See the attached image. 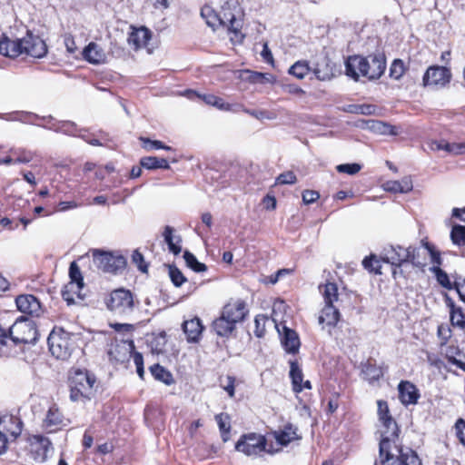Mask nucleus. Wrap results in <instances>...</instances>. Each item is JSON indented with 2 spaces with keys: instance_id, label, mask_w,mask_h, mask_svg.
<instances>
[{
  "instance_id": "1",
  "label": "nucleus",
  "mask_w": 465,
  "mask_h": 465,
  "mask_svg": "<svg viewBox=\"0 0 465 465\" xmlns=\"http://www.w3.org/2000/svg\"><path fill=\"white\" fill-rule=\"evenodd\" d=\"M378 415L381 422L380 433V457L384 455L401 454L407 450L397 444L399 428L396 421L390 415L388 403L385 401H378Z\"/></svg>"
},
{
  "instance_id": "2",
  "label": "nucleus",
  "mask_w": 465,
  "mask_h": 465,
  "mask_svg": "<svg viewBox=\"0 0 465 465\" xmlns=\"http://www.w3.org/2000/svg\"><path fill=\"white\" fill-rule=\"evenodd\" d=\"M346 74L358 81L361 76L368 80H377L386 69L384 54H371L367 57L361 55L349 56L345 62Z\"/></svg>"
},
{
  "instance_id": "3",
  "label": "nucleus",
  "mask_w": 465,
  "mask_h": 465,
  "mask_svg": "<svg viewBox=\"0 0 465 465\" xmlns=\"http://www.w3.org/2000/svg\"><path fill=\"white\" fill-rule=\"evenodd\" d=\"M341 313L334 305H324L322 309L318 321L322 329L327 331L328 334L333 337L339 345L351 346L356 341V330L346 327L344 331H337L335 327L340 321Z\"/></svg>"
},
{
  "instance_id": "4",
  "label": "nucleus",
  "mask_w": 465,
  "mask_h": 465,
  "mask_svg": "<svg viewBox=\"0 0 465 465\" xmlns=\"http://www.w3.org/2000/svg\"><path fill=\"white\" fill-rule=\"evenodd\" d=\"M70 399L73 401L86 402L96 392V377L86 369L75 368L69 376Z\"/></svg>"
},
{
  "instance_id": "5",
  "label": "nucleus",
  "mask_w": 465,
  "mask_h": 465,
  "mask_svg": "<svg viewBox=\"0 0 465 465\" xmlns=\"http://www.w3.org/2000/svg\"><path fill=\"white\" fill-rule=\"evenodd\" d=\"M49 351L56 359L66 360L74 350L71 334L63 331H53L47 339Z\"/></svg>"
},
{
  "instance_id": "6",
  "label": "nucleus",
  "mask_w": 465,
  "mask_h": 465,
  "mask_svg": "<svg viewBox=\"0 0 465 465\" xmlns=\"http://www.w3.org/2000/svg\"><path fill=\"white\" fill-rule=\"evenodd\" d=\"M92 256L94 266L104 272L115 274L126 265V261L122 255H114L110 252L94 249Z\"/></svg>"
},
{
  "instance_id": "7",
  "label": "nucleus",
  "mask_w": 465,
  "mask_h": 465,
  "mask_svg": "<svg viewBox=\"0 0 465 465\" xmlns=\"http://www.w3.org/2000/svg\"><path fill=\"white\" fill-rule=\"evenodd\" d=\"M11 345L18 343L35 344L38 340V331L34 322H16L10 328Z\"/></svg>"
},
{
  "instance_id": "8",
  "label": "nucleus",
  "mask_w": 465,
  "mask_h": 465,
  "mask_svg": "<svg viewBox=\"0 0 465 465\" xmlns=\"http://www.w3.org/2000/svg\"><path fill=\"white\" fill-rule=\"evenodd\" d=\"M382 262L390 263L394 269L392 275L395 278L398 273L402 274L401 265L409 262V247L404 248L401 245L385 246L381 253Z\"/></svg>"
},
{
  "instance_id": "9",
  "label": "nucleus",
  "mask_w": 465,
  "mask_h": 465,
  "mask_svg": "<svg viewBox=\"0 0 465 465\" xmlns=\"http://www.w3.org/2000/svg\"><path fill=\"white\" fill-rule=\"evenodd\" d=\"M107 308L116 314H129L134 307V297L130 291L117 289L110 293L106 301Z\"/></svg>"
},
{
  "instance_id": "10",
  "label": "nucleus",
  "mask_w": 465,
  "mask_h": 465,
  "mask_svg": "<svg viewBox=\"0 0 465 465\" xmlns=\"http://www.w3.org/2000/svg\"><path fill=\"white\" fill-rule=\"evenodd\" d=\"M134 343L131 338L115 340L109 346L107 351L108 357L111 361L115 363H123L134 355Z\"/></svg>"
},
{
  "instance_id": "11",
  "label": "nucleus",
  "mask_w": 465,
  "mask_h": 465,
  "mask_svg": "<svg viewBox=\"0 0 465 465\" xmlns=\"http://www.w3.org/2000/svg\"><path fill=\"white\" fill-rule=\"evenodd\" d=\"M236 9L237 6L233 3H224L219 12V24L220 26L226 27L229 32L233 33L237 36L242 26V22L240 18H237Z\"/></svg>"
},
{
  "instance_id": "12",
  "label": "nucleus",
  "mask_w": 465,
  "mask_h": 465,
  "mask_svg": "<svg viewBox=\"0 0 465 465\" xmlns=\"http://www.w3.org/2000/svg\"><path fill=\"white\" fill-rule=\"evenodd\" d=\"M69 276L71 281L65 285L64 290L62 291V296L64 300L70 304L74 302L73 293H75L80 297V291L84 287V279L80 268L75 262H73L70 264Z\"/></svg>"
},
{
  "instance_id": "13",
  "label": "nucleus",
  "mask_w": 465,
  "mask_h": 465,
  "mask_svg": "<svg viewBox=\"0 0 465 465\" xmlns=\"http://www.w3.org/2000/svg\"><path fill=\"white\" fill-rule=\"evenodd\" d=\"M235 449L247 456L257 455L265 449V439L255 433L243 435L237 441Z\"/></svg>"
},
{
  "instance_id": "14",
  "label": "nucleus",
  "mask_w": 465,
  "mask_h": 465,
  "mask_svg": "<svg viewBox=\"0 0 465 465\" xmlns=\"http://www.w3.org/2000/svg\"><path fill=\"white\" fill-rule=\"evenodd\" d=\"M22 54H27L35 58H42L47 53L46 44L43 39L32 33L27 32L22 38Z\"/></svg>"
},
{
  "instance_id": "15",
  "label": "nucleus",
  "mask_w": 465,
  "mask_h": 465,
  "mask_svg": "<svg viewBox=\"0 0 465 465\" xmlns=\"http://www.w3.org/2000/svg\"><path fill=\"white\" fill-rule=\"evenodd\" d=\"M451 79L449 68L440 65L430 66L425 72L422 81L425 86H445Z\"/></svg>"
},
{
  "instance_id": "16",
  "label": "nucleus",
  "mask_w": 465,
  "mask_h": 465,
  "mask_svg": "<svg viewBox=\"0 0 465 465\" xmlns=\"http://www.w3.org/2000/svg\"><path fill=\"white\" fill-rule=\"evenodd\" d=\"M379 458L381 465H421L416 452L410 448H407L404 454L384 455Z\"/></svg>"
},
{
  "instance_id": "17",
  "label": "nucleus",
  "mask_w": 465,
  "mask_h": 465,
  "mask_svg": "<svg viewBox=\"0 0 465 465\" xmlns=\"http://www.w3.org/2000/svg\"><path fill=\"white\" fill-rule=\"evenodd\" d=\"M248 312L245 302L238 299L226 303L221 313L236 325L245 319Z\"/></svg>"
},
{
  "instance_id": "18",
  "label": "nucleus",
  "mask_w": 465,
  "mask_h": 465,
  "mask_svg": "<svg viewBox=\"0 0 465 465\" xmlns=\"http://www.w3.org/2000/svg\"><path fill=\"white\" fill-rule=\"evenodd\" d=\"M17 309L32 316H39L42 312L40 302L32 294L19 295L15 299Z\"/></svg>"
},
{
  "instance_id": "19",
  "label": "nucleus",
  "mask_w": 465,
  "mask_h": 465,
  "mask_svg": "<svg viewBox=\"0 0 465 465\" xmlns=\"http://www.w3.org/2000/svg\"><path fill=\"white\" fill-rule=\"evenodd\" d=\"M31 447L32 451L35 453V459L39 461L45 460L48 454L53 450L49 439L42 435L33 436Z\"/></svg>"
},
{
  "instance_id": "20",
  "label": "nucleus",
  "mask_w": 465,
  "mask_h": 465,
  "mask_svg": "<svg viewBox=\"0 0 465 465\" xmlns=\"http://www.w3.org/2000/svg\"><path fill=\"white\" fill-rule=\"evenodd\" d=\"M0 429L3 433H7L15 440L22 433L23 422L16 416L4 415L0 417Z\"/></svg>"
},
{
  "instance_id": "21",
  "label": "nucleus",
  "mask_w": 465,
  "mask_h": 465,
  "mask_svg": "<svg viewBox=\"0 0 465 465\" xmlns=\"http://www.w3.org/2000/svg\"><path fill=\"white\" fill-rule=\"evenodd\" d=\"M399 399L403 405L416 404L420 398L417 387L408 381H401L398 385Z\"/></svg>"
},
{
  "instance_id": "22",
  "label": "nucleus",
  "mask_w": 465,
  "mask_h": 465,
  "mask_svg": "<svg viewBox=\"0 0 465 465\" xmlns=\"http://www.w3.org/2000/svg\"><path fill=\"white\" fill-rule=\"evenodd\" d=\"M35 118H33V120H35ZM38 119H42V120L47 122L48 124H51L50 125H44L45 128L54 130L55 132L63 133V134H68V135H74V136L77 135L76 134L77 126L74 122L61 121V122L52 123L54 118L51 115L42 116V117L39 116Z\"/></svg>"
},
{
  "instance_id": "23",
  "label": "nucleus",
  "mask_w": 465,
  "mask_h": 465,
  "mask_svg": "<svg viewBox=\"0 0 465 465\" xmlns=\"http://www.w3.org/2000/svg\"><path fill=\"white\" fill-rule=\"evenodd\" d=\"M22 38L9 39L8 37H3L0 40V54L15 58L22 54Z\"/></svg>"
},
{
  "instance_id": "24",
  "label": "nucleus",
  "mask_w": 465,
  "mask_h": 465,
  "mask_svg": "<svg viewBox=\"0 0 465 465\" xmlns=\"http://www.w3.org/2000/svg\"><path fill=\"white\" fill-rule=\"evenodd\" d=\"M183 330L187 336L188 341L195 342L200 339L203 326L201 320L198 317H194L183 323Z\"/></svg>"
},
{
  "instance_id": "25",
  "label": "nucleus",
  "mask_w": 465,
  "mask_h": 465,
  "mask_svg": "<svg viewBox=\"0 0 465 465\" xmlns=\"http://www.w3.org/2000/svg\"><path fill=\"white\" fill-rule=\"evenodd\" d=\"M84 58L93 64H103L106 60V54L103 48L95 43H90L83 51Z\"/></svg>"
},
{
  "instance_id": "26",
  "label": "nucleus",
  "mask_w": 465,
  "mask_h": 465,
  "mask_svg": "<svg viewBox=\"0 0 465 465\" xmlns=\"http://www.w3.org/2000/svg\"><path fill=\"white\" fill-rule=\"evenodd\" d=\"M446 304L450 308V324L463 331H465V314L460 307H457L454 302L446 295Z\"/></svg>"
},
{
  "instance_id": "27",
  "label": "nucleus",
  "mask_w": 465,
  "mask_h": 465,
  "mask_svg": "<svg viewBox=\"0 0 465 465\" xmlns=\"http://www.w3.org/2000/svg\"><path fill=\"white\" fill-rule=\"evenodd\" d=\"M431 150L445 151L449 154L459 155L465 153L464 143H449L444 140L433 141L430 144Z\"/></svg>"
},
{
  "instance_id": "28",
  "label": "nucleus",
  "mask_w": 465,
  "mask_h": 465,
  "mask_svg": "<svg viewBox=\"0 0 465 465\" xmlns=\"http://www.w3.org/2000/svg\"><path fill=\"white\" fill-rule=\"evenodd\" d=\"M364 123L366 124V129L378 134L397 135L399 134L398 127L379 120H368Z\"/></svg>"
},
{
  "instance_id": "29",
  "label": "nucleus",
  "mask_w": 465,
  "mask_h": 465,
  "mask_svg": "<svg viewBox=\"0 0 465 465\" xmlns=\"http://www.w3.org/2000/svg\"><path fill=\"white\" fill-rule=\"evenodd\" d=\"M151 39V32L145 27L133 31L128 36V44L135 49L145 47Z\"/></svg>"
},
{
  "instance_id": "30",
  "label": "nucleus",
  "mask_w": 465,
  "mask_h": 465,
  "mask_svg": "<svg viewBox=\"0 0 465 465\" xmlns=\"http://www.w3.org/2000/svg\"><path fill=\"white\" fill-rule=\"evenodd\" d=\"M283 336L282 343L285 351L289 353H296L300 348V339L296 331L288 327H283Z\"/></svg>"
},
{
  "instance_id": "31",
  "label": "nucleus",
  "mask_w": 465,
  "mask_h": 465,
  "mask_svg": "<svg viewBox=\"0 0 465 465\" xmlns=\"http://www.w3.org/2000/svg\"><path fill=\"white\" fill-rule=\"evenodd\" d=\"M236 325L221 313L220 317L213 322V330L218 336L229 337L235 330Z\"/></svg>"
},
{
  "instance_id": "32",
  "label": "nucleus",
  "mask_w": 465,
  "mask_h": 465,
  "mask_svg": "<svg viewBox=\"0 0 465 465\" xmlns=\"http://www.w3.org/2000/svg\"><path fill=\"white\" fill-rule=\"evenodd\" d=\"M33 118H39V115L26 111H15L11 113L0 114V119L8 122L34 124Z\"/></svg>"
},
{
  "instance_id": "33",
  "label": "nucleus",
  "mask_w": 465,
  "mask_h": 465,
  "mask_svg": "<svg viewBox=\"0 0 465 465\" xmlns=\"http://www.w3.org/2000/svg\"><path fill=\"white\" fill-rule=\"evenodd\" d=\"M163 236L164 238V242L168 245L169 251L173 252L174 255H178L182 251L181 237L179 235H173V229L169 225H166L164 227Z\"/></svg>"
},
{
  "instance_id": "34",
  "label": "nucleus",
  "mask_w": 465,
  "mask_h": 465,
  "mask_svg": "<svg viewBox=\"0 0 465 465\" xmlns=\"http://www.w3.org/2000/svg\"><path fill=\"white\" fill-rule=\"evenodd\" d=\"M315 76L321 80H330L332 75V67L330 64V60L327 56L322 57L315 64L313 68Z\"/></svg>"
},
{
  "instance_id": "35",
  "label": "nucleus",
  "mask_w": 465,
  "mask_h": 465,
  "mask_svg": "<svg viewBox=\"0 0 465 465\" xmlns=\"http://www.w3.org/2000/svg\"><path fill=\"white\" fill-rule=\"evenodd\" d=\"M410 259L409 262L417 268H424L427 265V252L421 245L420 247L409 246Z\"/></svg>"
},
{
  "instance_id": "36",
  "label": "nucleus",
  "mask_w": 465,
  "mask_h": 465,
  "mask_svg": "<svg viewBox=\"0 0 465 465\" xmlns=\"http://www.w3.org/2000/svg\"><path fill=\"white\" fill-rule=\"evenodd\" d=\"M290 377L292 380V389L295 392L302 391V382L303 381V373L297 361H290Z\"/></svg>"
},
{
  "instance_id": "37",
  "label": "nucleus",
  "mask_w": 465,
  "mask_h": 465,
  "mask_svg": "<svg viewBox=\"0 0 465 465\" xmlns=\"http://www.w3.org/2000/svg\"><path fill=\"white\" fill-rule=\"evenodd\" d=\"M63 422L62 414L59 410L52 406L46 414L44 424L49 431H54Z\"/></svg>"
},
{
  "instance_id": "38",
  "label": "nucleus",
  "mask_w": 465,
  "mask_h": 465,
  "mask_svg": "<svg viewBox=\"0 0 465 465\" xmlns=\"http://www.w3.org/2000/svg\"><path fill=\"white\" fill-rule=\"evenodd\" d=\"M319 290L322 294L325 305H334V302L338 301V287L336 283L327 282L320 285Z\"/></svg>"
},
{
  "instance_id": "39",
  "label": "nucleus",
  "mask_w": 465,
  "mask_h": 465,
  "mask_svg": "<svg viewBox=\"0 0 465 465\" xmlns=\"http://www.w3.org/2000/svg\"><path fill=\"white\" fill-rule=\"evenodd\" d=\"M140 164L142 167L146 168L148 170H153V169H157V168L167 170L170 168L169 163L166 159L158 158L155 156L143 157L140 160Z\"/></svg>"
},
{
  "instance_id": "40",
  "label": "nucleus",
  "mask_w": 465,
  "mask_h": 465,
  "mask_svg": "<svg viewBox=\"0 0 465 465\" xmlns=\"http://www.w3.org/2000/svg\"><path fill=\"white\" fill-rule=\"evenodd\" d=\"M201 16L205 20L208 26L215 30L219 24V13H217L211 5H205L201 9Z\"/></svg>"
},
{
  "instance_id": "41",
  "label": "nucleus",
  "mask_w": 465,
  "mask_h": 465,
  "mask_svg": "<svg viewBox=\"0 0 465 465\" xmlns=\"http://www.w3.org/2000/svg\"><path fill=\"white\" fill-rule=\"evenodd\" d=\"M150 371L155 380L160 381L166 385H171L173 382L171 372L159 364L151 366Z\"/></svg>"
},
{
  "instance_id": "42",
  "label": "nucleus",
  "mask_w": 465,
  "mask_h": 465,
  "mask_svg": "<svg viewBox=\"0 0 465 465\" xmlns=\"http://www.w3.org/2000/svg\"><path fill=\"white\" fill-rule=\"evenodd\" d=\"M275 439L279 444L286 446L293 440L298 439V436L296 430L290 425L286 426L284 430L275 432Z\"/></svg>"
},
{
  "instance_id": "43",
  "label": "nucleus",
  "mask_w": 465,
  "mask_h": 465,
  "mask_svg": "<svg viewBox=\"0 0 465 465\" xmlns=\"http://www.w3.org/2000/svg\"><path fill=\"white\" fill-rule=\"evenodd\" d=\"M361 373L369 381H378L382 376L381 369L370 361L362 365Z\"/></svg>"
},
{
  "instance_id": "44",
  "label": "nucleus",
  "mask_w": 465,
  "mask_h": 465,
  "mask_svg": "<svg viewBox=\"0 0 465 465\" xmlns=\"http://www.w3.org/2000/svg\"><path fill=\"white\" fill-rule=\"evenodd\" d=\"M412 182L409 177H405L401 181H394L389 183L388 190L394 193H409L412 190Z\"/></svg>"
},
{
  "instance_id": "45",
  "label": "nucleus",
  "mask_w": 465,
  "mask_h": 465,
  "mask_svg": "<svg viewBox=\"0 0 465 465\" xmlns=\"http://www.w3.org/2000/svg\"><path fill=\"white\" fill-rule=\"evenodd\" d=\"M377 107L373 104H350L348 105L346 111L351 114H363V115H371L375 114Z\"/></svg>"
},
{
  "instance_id": "46",
  "label": "nucleus",
  "mask_w": 465,
  "mask_h": 465,
  "mask_svg": "<svg viewBox=\"0 0 465 465\" xmlns=\"http://www.w3.org/2000/svg\"><path fill=\"white\" fill-rule=\"evenodd\" d=\"M430 271L432 273H434V275L436 277V280H437V282H439L440 285H441L442 287H444V288H446L448 290H451L452 289V285H451V282L450 281L449 275L447 274L446 272L441 270L440 267L432 266V267L430 268Z\"/></svg>"
},
{
  "instance_id": "47",
  "label": "nucleus",
  "mask_w": 465,
  "mask_h": 465,
  "mask_svg": "<svg viewBox=\"0 0 465 465\" xmlns=\"http://www.w3.org/2000/svg\"><path fill=\"white\" fill-rule=\"evenodd\" d=\"M420 243L425 248V250L427 252V255H430V262L433 264V266L440 267L441 265V263H442V259L440 257V252L439 251H437L436 248L434 247V245H432L429 242H426V241L422 240L420 242Z\"/></svg>"
},
{
  "instance_id": "48",
  "label": "nucleus",
  "mask_w": 465,
  "mask_h": 465,
  "mask_svg": "<svg viewBox=\"0 0 465 465\" xmlns=\"http://www.w3.org/2000/svg\"><path fill=\"white\" fill-rule=\"evenodd\" d=\"M184 261L189 268L193 270L196 272H202L206 271L207 267L205 264L198 262L196 257L190 252L189 251H185L183 253Z\"/></svg>"
},
{
  "instance_id": "49",
  "label": "nucleus",
  "mask_w": 465,
  "mask_h": 465,
  "mask_svg": "<svg viewBox=\"0 0 465 465\" xmlns=\"http://www.w3.org/2000/svg\"><path fill=\"white\" fill-rule=\"evenodd\" d=\"M310 67L306 62L298 61L289 69V74L294 75L298 79H302L309 73Z\"/></svg>"
},
{
  "instance_id": "50",
  "label": "nucleus",
  "mask_w": 465,
  "mask_h": 465,
  "mask_svg": "<svg viewBox=\"0 0 465 465\" xmlns=\"http://www.w3.org/2000/svg\"><path fill=\"white\" fill-rule=\"evenodd\" d=\"M450 238L454 244L465 245V226L454 225L450 232Z\"/></svg>"
},
{
  "instance_id": "51",
  "label": "nucleus",
  "mask_w": 465,
  "mask_h": 465,
  "mask_svg": "<svg viewBox=\"0 0 465 465\" xmlns=\"http://www.w3.org/2000/svg\"><path fill=\"white\" fill-rule=\"evenodd\" d=\"M269 321H270V319L263 314H259L255 317V319H254V324H255L254 334L258 338H262L265 334V331H266L265 326Z\"/></svg>"
},
{
  "instance_id": "52",
  "label": "nucleus",
  "mask_w": 465,
  "mask_h": 465,
  "mask_svg": "<svg viewBox=\"0 0 465 465\" xmlns=\"http://www.w3.org/2000/svg\"><path fill=\"white\" fill-rule=\"evenodd\" d=\"M381 261L375 256L371 255L370 257H366L362 261V265L365 269L369 270L370 272H373L377 274H381Z\"/></svg>"
},
{
  "instance_id": "53",
  "label": "nucleus",
  "mask_w": 465,
  "mask_h": 465,
  "mask_svg": "<svg viewBox=\"0 0 465 465\" xmlns=\"http://www.w3.org/2000/svg\"><path fill=\"white\" fill-rule=\"evenodd\" d=\"M11 335L7 334L5 330L0 327V356L8 355L10 353Z\"/></svg>"
},
{
  "instance_id": "54",
  "label": "nucleus",
  "mask_w": 465,
  "mask_h": 465,
  "mask_svg": "<svg viewBox=\"0 0 465 465\" xmlns=\"http://www.w3.org/2000/svg\"><path fill=\"white\" fill-rule=\"evenodd\" d=\"M169 276L174 286L180 287L186 282L183 272L175 266H169Z\"/></svg>"
},
{
  "instance_id": "55",
  "label": "nucleus",
  "mask_w": 465,
  "mask_h": 465,
  "mask_svg": "<svg viewBox=\"0 0 465 465\" xmlns=\"http://www.w3.org/2000/svg\"><path fill=\"white\" fill-rule=\"evenodd\" d=\"M404 64L400 59H395L390 68V76L399 80L404 74Z\"/></svg>"
},
{
  "instance_id": "56",
  "label": "nucleus",
  "mask_w": 465,
  "mask_h": 465,
  "mask_svg": "<svg viewBox=\"0 0 465 465\" xmlns=\"http://www.w3.org/2000/svg\"><path fill=\"white\" fill-rule=\"evenodd\" d=\"M141 141L143 142V148H145L146 150H158V149H163V150H167V151L172 150V148L170 146L165 145L161 141H157V140L153 141L148 138H141Z\"/></svg>"
},
{
  "instance_id": "57",
  "label": "nucleus",
  "mask_w": 465,
  "mask_h": 465,
  "mask_svg": "<svg viewBox=\"0 0 465 465\" xmlns=\"http://www.w3.org/2000/svg\"><path fill=\"white\" fill-rule=\"evenodd\" d=\"M215 420L218 423L219 430L222 434H227L230 431V420L227 414L220 413L215 416Z\"/></svg>"
},
{
  "instance_id": "58",
  "label": "nucleus",
  "mask_w": 465,
  "mask_h": 465,
  "mask_svg": "<svg viewBox=\"0 0 465 465\" xmlns=\"http://www.w3.org/2000/svg\"><path fill=\"white\" fill-rule=\"evenodd\" d=\"M361 169V166L359 164V163H343V164H339L336 166V170L339 172V173H347V174H350V175H353V174H356L357 173H359Z\"/></svg>"
},
{
  "instance_id": "59",
  "label": "nucleus",
  "mask_w": 465,
  "mask_h": 465,
  "mask_svg": "<svg viewBox=\"0 0 465 465\" xmlns=\"http://www.w3.org/2000/svg\"><path fill=\"white\" fill-rule=\"evenodd\" d=\"M240 111H242L246 114H248L249 115L256 118V119H259V120H262V119H269V120H272L275 118V115L274 114H270L268 112L266 111H263V110H250V109H246V108H243L242 105H241V108H240Z\"/></svg>"
},
{
  "instance_id": "60",
  "label": "nucleus",
  "mask_w": 465,
  "mask_h": 465,
  "mask_svg": "<svg viewBox=\"0 0 465 465\" xmlns=\"http://www.w3.org/2000/svg\"><path fill=\"white\" fill-rule=\"evenodd\" d=\"M296 181V175L292 171L282 173L276 178L277 184H293Z\"/></svg>"
},
{
  "instance_id": "61",
  "label": "nucleus",
  "mask_w": 465,
  "mask_h": 465,
  "mask_svg": "<svg viewBox=\"0 0 465 465\" xmlns=\"http://www.w3.org/2000/svg\"><path fill=\"white\" fill-rule=\"evenodd\" d=\"M214 107L222 110V111H232V112H240L241 105L238 104H230L224 103L223 100L220 97H217L216 103L213 104Z\"/></svg>"
},
{
  "instance_id": "62",
  "label": "nucleus",
  "mask_w": 465,
  "mask_h": 465,
  "mask_svg": "<svg viewBox=\"0 0 465 465\" xmlns=\"http://www.w3.org/2000/svg\"><path fill=\"white\" fill-rule=\"evenodd\" d=\"M133 262L135 263L143 272H147V264L144 262L143 255L137 250L132 254Z\"/></svg>"
},
{
  "instance_id": "63",
  "label": "nucleus",
  "mask_w": 465,
  "mask_h": 465,
  "mask_svg": "<svg viewBox=\"0 0 465 465\" xmlns=\"http://www.w3.org/2000/svg\"><path fill=\"white\" fill-rule=\"evenodd\" d=\"M320 198V193L313 190H305L302 192V201L305 204H311Z\"/></svg>"
},
{
  "instance_id": "64",
  "label": "nucleus",
  "mask_w": 465,
  "mask_h": 465,
  "mask_svg": "<svg viewBox=\"0 0 465 465\" xmlns=\"http://www.w3.org/2000/svg\"><path fill=\"white\" fill-rule=\"evenodd\" d=\"M456 434L460 443L465 446V420L459 419L455 424Z\"/></svg>"
}]
</instances>
